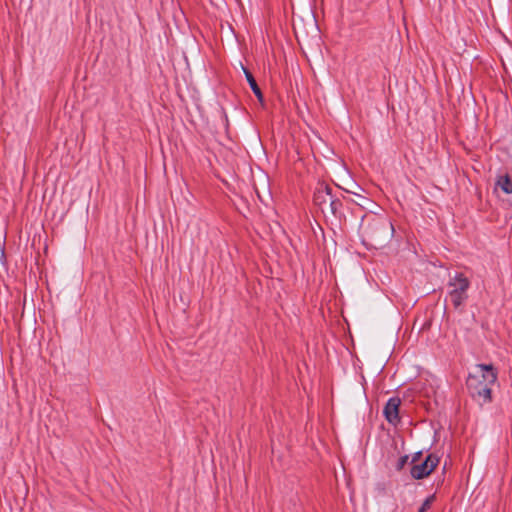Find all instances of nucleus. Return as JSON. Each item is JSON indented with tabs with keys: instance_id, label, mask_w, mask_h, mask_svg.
<instances>
[{
	"instance_id": "nucleus-1",
	"label": "nucleus",
	"mask_w": 512,
	"mask_h": 512,
	"mask_svg": "<svg viewBox=\"0 0 512 512\" xmlns=\"http://www.w3.org/2000/svg\"><path fill=\"white\" fill-rule=\"evenodd\" d=\"M496 380L497 373L492 365L478 364L467 379V387L474 398L487 403L491 400V387Z\"/></svg>"
},
{
	"instance_id": "nucleus-2",
	"label": "nucleus",
	"mask_w": 512,
	"mask_h": 512,
	"mask_svg": "<svg viewBox=\"0 0 512 512\" xmlns=\"http://www.w3.org/2000/svg\"><path fill=\"white\" fill-rule=\"evenodd\" d=\"M421 452L413 455L411 463V476L414 479H423L429 476L439 464V457L434 454H429L425 460L421 461Z\"/></svg>"
},
{
	"instance_id": "nucleus-3",
	"label": "nucleus",
	"mask_w": 512,
	"mask_h": 512,
	"mask_svg": "<svg viewBox=\"0 0 512 512\" xmlns=\"http://www.w3.org/2000/svg\"><path fill=\"white\" fill-rule=\"evenodd\" d=\"M469 286V279L462 273L456 274L449 280V296L455 307L461 306L467 299V290Z\"/></svg>"
},
{
	"instance_id": "nucleus-4",
	"label": "nucleus",
	"mask_w": 512,
	"mask_h": 512,
	"mask_svg": "<svg viewBox=\"0 0 512 512\" xmlns=\"http://www.w3.org/2000/svg\"><path fill=\"white\" fill-rule=\"evenodd\" d=\"M401 400L398 397H393L388 400L384 407V415L387 421L391 424H397L399 422V407Z\"/></svg>"
},
{
	"instance_id": "nucleus-5",
	"label": "nucleus",
	"mask_w": 512,
	"mask_h": 512,
	"mask_svg": "<svg viewBox=\"0 0 512 512\" xmlns=\"http://www.w3.org/2000/svg\"><path fill=\"white\" fill-rule=\"evenodd\" d=\"M314 202L319 206H322L323 204L329 202L330 205L333 206L334 202L330 194V188L326 185L321 184L314 194Z\"/></svg>"
},
{
	"instance_id": "nucleus-6",
	"label": "nucleus",
	"mask_w": 512,
	"mask_h": 512,
	"mask_svg": "<svg viewBox=\"0 0 512 512\" xmlns=\"http://www.w3.org/2000/svg\"><path fill=\"white\" fill-rule=\"evenodd\" d=\"M496 188H500L504 193H512V180L509 175H499L496 180Z\"/></svg>"
},
{
	"instance_id": "nucleus-7",
	"label": "nucleus",
	"mask_w": 512,
	"mask_h": 512,
	"mask_svg": "<svg viewBox=\"0 0 512 512\" xmlns=\"http://www.w3.org/2000/svg\"><path fill=\"white\" fill-rule=\"evenodd\" d=\"M242 69H243V72L245 74V77L249 83V86L250 88L252 89V91L254 92L255 96L257 97V99L260 101V102H263V94L256 82V80L254 79L253 75L246 69L242 66Z\"/></svg>"
},
{
	"instance_id": "nucleus-8",
	"label": "nucleus",
	"mask_w": 512,
	"mask_h": 512,
	"mask_svg": "<svg viewBox=\"0 0 512 512\" xmlns=\"http://www.w3.org/2000/svg\"><path fill=\"white\" fill-rule=\"evenodd\" d=\"M349 192L352 193L356 197V199H352V201L355 204H357L363 208H367L366 204L369 202V200L367 198H365L364 196H362L356 192H352V191H349Z\"/></svg>"
},
{
	"instance_id": "nucleus-9",
	"label": "nucleus",
	"mask_w": 512,
	"mask_h": 512,
	"mask_svg": "<svg viewBox=\"0 0 512 512\" xmlns=\"http://www.w3.org/2000/svg\"><path fill=\"white\" fill-rule=\"evenodd\" d=\"M360 229H361L363 235H365L367 237H372L374 235L373 229H371L370 225L365 223L364 217L362 218V221L360 224Z\"/></svg>"
},
{
	"instance_id": "nucleus-10",
	"label": "nucleus",
	"mask_w": 512,
	"mask_h": 512,
	"mask_svg": "<svg viewBox=\"0 0 512 512\" xmlns=\"http://www.w3.org/2000/svg\"><path fill=\"white\" fill-rule=\"evenodd\" d=\"M434 500H435L434 495L427 497L418 512H426L427 510H429L431 508Z\"/></svg>"
},
{
	"instance_id": "nucleus-11",
	"label": "nucleus",
	"mask_w": 512,
	"mask_h": 512,
	"mask_svg": "<svg viewBox=\"0 0 512 512\" xmlns=\"http://www.w3.org/2000/svg\"><path fill=\"white\" fill-rule=\"evenodd\" d=\"M406 460H407V457H403V458L401 459V466L406 462Z\"/></svg>"
}]
</instances>
